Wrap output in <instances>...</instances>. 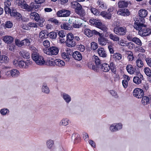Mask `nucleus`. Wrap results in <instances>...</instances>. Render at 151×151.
Returning <instances> with one entry per match:
<instances>
[{"instance_id": "nucleus-1", "label": "nucleus", "mask_w": 151, "mask_h": 151, "mask_svg": "<svg viewBox=\"0 0 151 151\" xmlns=\"http://www.w3.org/2000/svg\"><path fill=\"white\" fill-rule=\"evenodd\" d=\"M144 21L143 19L140 21L139 20H136L134 23V27L139 31V32L140 35L146 36L151 33V30L149 28H146V25L143 23Z\"/></svg>"}, {"instance_id": "nucleus-2", "label": "nucleus", "mask_w": 151, "mask_h": 151, "mask_svg": "<svg viewBox=\"0 0 151 151\" xmlns=\"http://www.w3.org/2000/svg\"><path fill=\"white\" fill-rule=\"evenodd\" d=\"M32 58L36 63L39 65H42L44 64L45 62L43 57L39 55L37 52H35L32 54Z\"/></svg>"}, {"instance_id": "nucleus-3", "label": "nucleus", "mask_w": 151, "mask_h": 151, "mask_svg": "<svg viewBox=\"0 0 151 151\" xmlns=\"http://www.w3.org/2000/svg\"><path fill=\"white\" fill-rule=\"evenodd\" d=\"M91 24L93 25L96 27L101 30L106 32L107 30V28L106 26L103 24L101 21L98 19H93L90 21Z\"/></svg>"}, {"instance_id": "nucleus-4", "label": "nucleus", "mask_w": 151, "mask_h": 151, "mask_svg": "<svg viewBox=\"0 0 151 151\" xmlns=\"http://www.w3.org/2000/svg\"><path fill=\"white\" fill-rule=\"evenodd\" d=\"M59 51V49L57 47L55 46H52L44 50V52L47 55L53 56L57 55Z\"/></svg>"}, {"instance_id": "nucleus-5", "label": "nucleus", "mask_w": 151, "mask_h": 151, "mask_svg": "<svg viewBox=\"0 0 151 151\" xmlns=\"http://www.w3.org/2000/svg\"><path fill=\"white\" fill-rule=\"evenodd\" d=\"M66 41V45L69 47H74L76 45L75 42L73 40L74 37L72 33H68L67 35Z\"/></svg>"}, {"instance_id": "nucleus-6", "label": "nucleus", "mask_w": 151, "mask_h": 151, "mask_svg": "<svg viewBox=\"0 0 151 151\" xmlns=\"http://www.w3.org/2000/svg\"><path fill=\"white\" fill-rule=\"evenodd\" d=\"M114 32L117 35H123L126 34L127 30L125 27H115L114 29Z\"/></svg>"}, {"instance_id": "nucleus-7", "label": "nucleus", "mask_w": 151, "mask_h": 151, "mask_svg": "<svg viewBox=\"0 0 151 151\" xmlns=\"http://www.w3.org/2000/svg\"><path fill=\"white\" fill-rule=\"evenodd\" d=\"M133 96L138 99L142 98L144 96L143 90L140 88H135L133 91Z\"/></svg>"}, {"instance_id": "nucleus-8", "label": "nucleus", "mask_w": 151, "mask_h": 151, "mask_svg": "<svg viewBox=\"0 0 151 151\" xmlns=\"http://www.w3.org/2000/svg\"><path fill=\"white\" fill-rule=\"evenodd\" d=\"M30 17L32 19H34L36 21L39 22L40 24H42L45 21L44 20H41L39 14L36 12H33L31 13L30 15Z\"/></svg>"}, {"instance_id": "nucleus-9", "label": "nucleus", "mask_w": 151, "mask_h": 151, "mask_svg": "<svg viewBox=\"0 0 151 151\" xmlns=\"http://www.w3.org/2000/svg\"><path fill=\"white\" fill-rule=\"evenodd\" d=\"M15 3L18 6H20L22 9H25L28 11V8H29V6L26 4L24 0H17Z\"/></svg>"}, {"instance_id": "nucleus-10", "label": "nucleus", "mask_w": 151, "mask_h": 151, "mask_svg": "<svg viewBox=\"0 0 151 151\" xmlns=\"http://www.w3.org/2000/svg\"><path fill=\"white\" fill-rule=\"evenodd\" d=\"M122 128V125L121 123L114 124H111L110 129L111 132H115L120 130Z\"/></svg>"}, {"instance_id": "nucleus-11", "label": "nucleus", "mask_w": 151, "mask_h": 151, "mask_svg": "<svg viewBox=\"0 0 151 151\" xmlns=\"http://www.w3.org/2000/svg\"><path fill=\"white\" fill-rule=\"evenodd\" d=\"M117 13L119 15H120L123 16H127L130 15V12L128 9H123L119 10Z\"/></svg>"}, {"instance_id": "nucleus-12", "label": "nucleus", "mask_w": 151, "mask_h": 151, "mask_svg": "<svg viewBox=\"0 0 151 151\" xmlns=\"http://www.w3.org/2000/svg\"><path fill=\"white\" fill-rule=\"evenodd\" d=\"M7 14H9L11 16L15 17L16 18H20L21 17V14L17 12L16 10L14 9L12 10L10 9L9 11L7 12Z\"/></svg>"}, {"instance_id": "nucleus-13", "label": "nucleus", "mask_w": 151, "mask_h": 151, "mask_svg": "<svg viewBox=\"0 0 151 151\" xmlns=\"http://www.w3.org/2000/svg\"><path fill=\"white\" fill-rule=\"evenodd\" d=\"M142 103L143 106H145L150 104L151 102V96L149 95L148 96H145L143 97Z\"/></svg>"}, {"instance_id": "nucleus-14", "label": "nucleus", "mask_w": 151, "mask_h": 151, "mask_svg": "<svg viewBox=\"0 0 151 151\" xmlns=\"http://www.w3.org/2000/svg\"><path fill=\"white\" fill-rule=\"evenodd\" d=\"M72 8L75 9V12L82 8L81 6L77 1H73L71 3Z\"/></svg>"}, {"instance_id": "nucleus-15", "label": "nucleus", "mask_w": 151, "mask_h": 151, "mask_svg": "<svg viewBox=\"0 0 151 151\" xmlns=\"http://www.w3.org/2000/svg\"><path fill=\"white\" fill-rule=\"evenodd\" d=\"M4 41L7 44H10L13 42L14 38L10 36H5L3 37Z\"/></svg>"}, {"instance_id": "nucleus-16", "label": "nucleus", "mask_w": 151, "mask_h": 151, "mask_svg": "<svg viewBox=\"0 0 151 151\" xmlns=\"http://www.w3.org/2000/svg\"><path fill=\"white\" fill-rule=\"evenodd\" d=\"M73 57L76 60L80 61L81 60L82 56L81 53L78 51H76L74 52L73 54Z\"/></svg>"}, {"instance_id": "nucleus-17", "label": "nucleus", "mask_w": 151, "mask_h": 151, "mask_svg": "<svg viewBox=\"0 0 151 151\" xmlns=\"http://www.w3.org/2000/svg\"><path fill=\"white\" fill-rule=\"evenodd\" d=\"M61 96L65 101L68 104L71 101V97L68 94L63 93L61 94Z\"/></svg>"}, {"instance_id": "nucleus-18", "label": "nucleus", "mask_w": 151, "mask_h": 151, "mask_svg": "<svg viewBox=\"0 0 151 151\" xmlns=\"http://www.w3.org/2000/svg\"><path fill=\"white\" fill-rule=\"evenodd\" d=\"M35 2H32L31 3L29 6V8H28V11H31L33 8L37 9L39 8L40 5Z\"/></svg>"}, {"instance_id": "nucleus-19", "label": "nucleus", "mask_w": 151, "mask_h": 151, "mask_svg": "<svg viewBox=\"0 0 151 151\" xmlns=\"http://www.w3.org/2000/svg\"><path fill=\"white\" fill-rule=\"evenodd\" d=\"M99 44L101 45H105L108 43V40L106 38L101 36L98 38Z\"/></svg>"}, {"instance_id": "nucleus-20", "label": "nucleus", "mask_w": 151, "mask_h": 151, "mask_svg": "<svg viewBox=\"0 0 151 151\" xmlns=\"http://www.w3.org/2000/svg\"><path fill=\"white\" fill-rule=\"evenodd\" d=\"M19 54L22 57L24 58L28 59L30 57V53L25 50L20 51L19 52Z\"/></svg>"}, {"instance_id": "nucleus-21", "label": "nucleus", "mask_w": 151, "mask_h": 151, "mask_svg": "<svg viewBox=\"0 0 151 151\" xmlns=\"http://www.w3.org/2000/svg\"><path fill=\"white\" fill-rule=\"evenodd\" d=\"M139 76H135L134 77L133 81L134 83L137 84H139L141 83L142 80L143 79V76L139 74Z\"/></svg>"}, {"instance_id": "nucleus-22", "label": "nucleus", "mask_w": 151, "mask_h": 151, "mask_svg": "<svg viewBox=\"0 0 151 151\" xmlns=\"http://www.w3.org/2000/svg\"><path fill=\"white\" fill-rule=\"evenodd\" d=\"M98 52L100 56L101 57H106L107 55L106 51L103 48H99L98 49Z\"/></svg>"}, {"instance_id": "nucleus-23", "label": "nucleus", "mask_w": 151, "mask_h": 151, "mask_svg": "<svg viewBox=\"0 0 151 151\" xmlns=\"http://www.w3.org/2000/svg\"><path fill=\"white\" fill-rule=\"evenodd\" d=\"M93 61L95 63L96 65L99 68H100L102 65L101 63V60L97 56H93Z\"/></svg>"}, {"instance_id": "nucleus-24", "label": "nucleus", "mask_w": 151, "mask_h": 151, "mask_svg": "<svg viewBox=\"0 0 151 151\" xmlns=\"http://www.w3.org/2000/svg\"><path fill=\"white\" fill-rule=\"evenodd\" d=\"M126 69L127 72L131 74H134L135 71V69L131 64L127 65Z\"/></svg>"}, {"instance_id": "nucleus-25", "label": "nucleus", "mask_w": 151, "mask_h": 151, "mask_svg": "<svg viewBox=\"0 0 151 151\" xmlns=\"http://www.w3.org/2000/svg\"><path fill=\"white\" fill-rule=\"evenodd\" d=\"M148 14L147 10L144 9H140L139 11V16L142 18H144L146 17Z\"/></svg>"}, {"instance_id": "nucleus-26", "label": "nucleus", "mask_w": 151, "mask_h": 151, "mask_svg": "<svg viewBox=\"0 0 151 151\" xmlns=\"http://www.w3.org/2000/svg\"><path fill=\"white\" fill-rule=\"evenodd\" d=\"M11 2L9 0L6 1L4 2V9L6 13L7 14V12L9 11L10 9L9 6L11 5Z\"/></svg>"}, {"instance_id": "nucleus-27", "label": "nucleus", "mask_w": 151, "mask_h": 151, "mask_svg": "<svg viewBox=\"0 0 151 151\" xmlns=\"http://www.w3.org/2000/svg\"><path fill=\"white\" fill-rule=\"evenodd\" d=\"M111 56L113 58L116 62L119 61L122 58V55L119 53H115Z\"/></svg>"}, {"instance_id": "nucleus-28", "label": "nucleus", "mask_w": 151, "mask_h": 151, "mask_svg": "<svg viewBox=\"0 0 151 151\" xmlns=\"http://www.w3.org/2000/svg\"><path fill=\"white\" fill-rule=\"evenodd\" d=\"M42 91L46 94H48L50 93V90L46 83H43L42 87Z\"/></svg>"}, {"instance_id": "nucleus-29", "label": "nucleus", "mask_w": 151, "mask_h": 151, "mask_svg": "<svg viewBox=\"0 0 151 151\" xmlns=\"http://www.w3.org/2000/svg\"><path fill=\"white\" fill-rule=\"evenodd\" d=\"M55 65L59 67H62L65 65V62L60 59H58L55 60Z\"/></svg>"}, {"instance_id": "nucleus-30", "label": "nucleus", "mask_w": 151, "mask_h": 151, "mask_svg": "<svg viewBox=\"0 0 151 151\" xmlns=\"http://www.w3.org/2000/svg\"><path fill=\"white\" fill-rule=\"evenodd\" d=\"M100 68L102 69V70L104 72H108L110 70V67L109 65L106 63L102 64Z\"/></svg>"}, {"instance_id": "nucleus-31", "label": "nucleus", "mask_w": 151, "mask_h": 151, "mask_svg": "<svg viewBox=\"0 0 151 151\" xmlns=\"http://www.w3.org/2000/svg\"><path fill=\"white\" fill-rule=\"evenodd\" d=\"M118 7L120 8H125L127 7L128 3L127 1H120L118 4Z\"/></svg>"}, {"instance_id": "nucleus-32", "label": "nucleus", "mask_w": 151, "mask_h": 151, "mask_svg": "<svg viewBox=\"0 0 151 151\" xmlns=\"http://www.w3.org/2000/svg\"><path fill=\"white\" fill-rule=\"evenodd\" d=\"M61 56L62 58L67 62L69 61L70 60V54L67 52H64L62 53Z\"/></svg>"}, {"instance_id": "nucleus-33", "label": "nucleus", "mask_w": 151, "mask_h": 151, "mask_svg": "<svg viewBox=\"0 0 151 151\" xmlns=\"http://www.w3.org/2000/svg\"><path fill=\"white\" fill-rule=\"evenodd\" d=\"M69 120L66 118L63 119L60 122L59 124L61 126H66L68 124Z\"/></svg>"}, {"instance_id": "nucleus-34", "label": "nucleus", "mask_w": 151, "mask_h": 151, "mask_svg": "<svg viewBox=\"0 0 151 151\" xmlns=\"http://www.w3.org/2000/svg\"><path fill=\"white\" fill-rule=\"evenodd\" d=\"M79 19L75 17H71L69 20V23H72L73 25L75 24V23L78 24V23H80L79 22Z\"/></svg>"}, {"instance_id": "nucleus-35", "label": "nucleus", "mask_w": 151, "mask_h": 151, "mask_svg": "<svg viewBox=\"0 0 151 151\" xmlns=\"http://www.w3.org/2000/svg\"><path fill=\"white\" fill-rule=\"evenodd\" d=\"M109 38L114 42H117L119 40V37L115 35H114L112 33H110L109 35Z\"/></svg>"}, {"instance_id": "nucleus-36", "label": "nucleus", "mask_w": 151, "mask_h": 151, "mask_svg": "<svg viewBox=\"0 0 151 151\" xmlns=\"http://www.w3.org/2000/svg\"><path fill=\"white\" fill-rule=\"evenodd\" d=\"M9 60L8 58L5 55H2L0 57V62L1 63H7Z\"/></svg>"}, {"instance_id": "nucleus-37", "label": "nucleus", "mask_w": 151, "mask_h": 151, "mask_svg": "<svg viewBox=\"0 0 151 151\" xmlns=\"http://www.w3.org/2000/svg\"><path fill=\"white\" fill-rule=\"evenodd\" d=\"M75 12L81 17L85 16L86 14L85 10L83 9H82V8L77 11V12Z\"/></svg>"}, {"instance_id": "nucleus-38", "label": "nucleus", "mask_w": 151, "mask_h": 151, "mask_svg": "<svg viewBox=\"0 0 151 151\" xmlns=\"http://www.w3.org/2000/svg\"><path fill=\"white\" fill-rule=\"evenodd\" d=\"M11 72L12 77H16L19 74V71L16 69H13L11 70Z\"/></svg>"}, {"instance_id": "nucleus-39", "label": "nucleus", "mask_w": 151, "mask_h": 151, "mask_svg": "<svg viewBox=\"0 0 151 151\" xmlns=\"http://www.w3.org/2000/svg\"><path fill=\"white\" fill-rule=\"evenodd\" d=\"M85 34L89 37H90L93 36L92 30H91L89 29H86L84 30Z\"/></svg>"}, {"instance_id": "nucleus-40", "label": "nucleus", "mask_w": 151, "mask_h": 151, "mask_svg": "<svg viewBox=\"0 0 151 151\" xmlns=\"http://www.w3.org/2000/svg\"><path fill=\"white\" fill-rule=\"evenodd\" d=\"M46 144L47 147L49 149H51L53 146L54 142L52 140L50 139L47 141Z\"/></svg>"}, {"instance_id": "nucleus-41", "label": "nucleus", "mask_w": 151, "mask_h": 151, "mask_svg": "<svg viewBox=\"0 0 151 151\" xmlns=\"http://www.w3.org/2000/svg\"><path fill=\"white\" fill-rule=\"evenodd\" d=\"M61 27L65 29L70 30L71 29V27L68 23H64L62 25H61Z\"/></svg>"}, {"instance_id": "nucleus-42", "label": "nucleus", "mask_w": 151, "mask_h": 151, "mask_svg": "<svg viewBox=\"0 0 151 151\" xmlns=\"http://www.w3.org/2000/svg\"><path fill=\"white\" fill-rule=\"evenodd\" d=\"M28 25L30 27V28L31 27H37L38 26H40V27H42L43 24H42L40 23H29L28 24Z\"/></svg>"}, {"instance_id": "nucleus-43", "label": "nucleus", "mask_w": 151, "mask_h": 151, "mask_svg": "<svg viewBox=\"0 0 151 151\" xmlns=\"http://www.w3.org/2000/svg\"><path fill=\"white\" fill-rule=\"evenodd\" d=\"M136 65L139 68H142L143 66V63L142 60L140 59L137 60L136 62Z\"/></svg>"}, {"instance_id": "nucleus-44", "label": "nucleus", "mask_w": 151, "mask_h": 151, "mask_svg": "<svg viewBox=\"0 0 151 151\" xmlns=\"http://www.w3.org/2000/svg\"><path fill=\"white\" fill-rule=\"evenodd\" d=\"M132 41L134 42L138 45L141 46L142 42L137 37H135L133 38Z\"/></svg>"}, {"instance_id": "nucleus-45", "label": "nucleus", "mask_w": 151, "mask_h": 151, "mask_svg": "<svg viewBox=\"0 0 151 151\" xmlns=\"http://www.w3.org/2000/svg\"><path fill=\"white\" fill-rule=\"evenodd\" d=\"M144 71L145 74L148 76H151V71L148 67H146L144 69Z\"/></svg>"}, {"instance_id": "nucleus-46", "label": "nucleus", "mask_w": 151, "mask_h": 151, "mask_svg": "<svg viewBox=\"0 0 151 151\" xmlns=\"http://www.w3.org/2000/svg\"><path fill=\"white\" fill-rule=\"evenodd\" d=\"M46 32L45 30H42L40 32L39 35V38L41 39H45L46 37Z\"/></svg>"}, {"instance_id": "nucleus-47", "label": "nucleus", "mask_w": 151, "mask_h": 151, "mask_svg": "<svg viewBox=\"0 0 151 151\" xmlns=\"http://www.w3.org/2000/svg\"><path fill=\"white\" fill-rule=\"evenodd\" d=\"M118 43L122 46H127V41L122 39L118 41Z\"/></svg>"}, {"instance_id": "nucleus-48", "label": "nucleus", "mask_w": 151, "mask_h": 151, "mask_svg": "<svg viewBox=\"0 0 151 151\" xmlns=\"http://www.w3.org/2000/svg\"><path fill=\"white\" fill-rule=\"evenodd\" d=\"M98 47V45L96 42H93L91 43V48L93 50H96Z\"/></svg>"}, {"instance_id": "nucleus-49", "label": "nucleus", "mask_w": 151, "mask_h": 151, "mask_svg": "<svg viewBox=\"0 0 151 151\" xmlns=\"http://www.w3.org/2000/svg\"><path fill=\"white\" fill-rule=\"evenodd\" d=\"M88 66L89 68H91L94 71H97L98 70V69L99 68L97 67L96 65L95 66L94 65H93L91 62L88 63Z\"/></svg>"}, {"instance_id": "nucleus-50", "label": "nucleus", "mask_w": 151, "mask_h": 151, "mask_svg": "<svg viewBox=\"0 0 151 151\" xmlns=\"http://www.w3.org/2000/svg\"><path fill=\"white\" fill-rule=\"evenodd\" d=\"M16 45L19 47H21L23 45V42L20 41L19 40L16 39L15 40Z\"/></svg>"}, {"instance_id": "nucleus-51", "label": "nucleus", "mask_w": 151, "mask_h": 151, "mask_svg": "<svg viewBox=\"0 0 151 151\" xmlns=\"http://www.w3.org/2000/svg\"><path fill=\"white\" fill-rule=\"evenodd\" d=\"M48 35L50 38L55 39L56 37L57 34L56 32H50Z\"/></svg>"}, {"instance_id": "nucleus-52", "label": "nucleus", "mask_w": 151, "mask_h": 151, "mask_svg": "<svg viewBox=\"0 0 151 151\" xmlns=\"http://www.w3.org/2000/svg\"><path fill=\"white\" fill-rule=\"evenodd\" d=\"M63 17H66L70 15V12L68 10L63 9Z\"/></svg>"}, {"instance_id": "nucleus-53", "label": "nucleus", "mask_w": 151, "mask_h": 151, "mask_svg": "<svg viewBox=\"0 0 151 151\" xmlns=\"http://www.w3.org/2000/svg\"><path fill=\"white\" fill-rule=\"evenodd\" d=\"M128 56L127 57V58L129 61H132L134 58L133 56V54L131 51H129L128 52Z\"/></svg>"}, {"instance_id": "nucleus-54", "label": "nucleus", "mask_w": 151, "mask_h": 151, "mask_svg": "<svg viewBox=\"0 0 151 151\" xmlns=\"http://www.w3.org/2000/svg\"><path fill=\"white\" fill-rule=\"evenodd\" d=\"M13 23L10 21H7L6 22L5 27L6 28H11L13 26Z\"/></svg>"}, {"instance_id": "nucleus-55", "label": "nucleus", "mask_w": 151, "mask_h": 151, "mask_svg": "<svg viewBox=\"0 0 151 151\" xmlns=\"http://www.w3.org/2000/svg\"><path fill=\"white\" fill-rule=\"evenodd\" d=\"M91 12L95 15H97L99 14V11L94 8H92L91 9Z\"/></svg>"}, {"instance_id": "nucleus-56", "label": "nucleus", "mask_w": 151, "mask_h": 151, "mask_svg": "<svg viewBox=\"0 0 151 151\" xmlns=\"http://www.w3.org/2000/svg\"><path fill=\"white\" fill-rule=\"evenodd\" d=\"M55 60L53 61L50 60H49L46 62V64L50 66H54L55 65Z\"/></svg>"}, {"instance_id": "nucleus-57", "label": "nucleus", "mask_w": 151, "mask_h": 151, "mask_svg": "<svg viewBox=\"0 0 151 151\" xmlns=\"http://www.w3.org/2000/svg\"><path fill=\"white\" fill-rule=\"evenodd\" d=\"M22 41L23 42V45H26L27 46H29L30 45V42L28 39H25L22 40Z\"/></svg>"}, {"instance_id": "nucleus-58", "label": "nucleus", "mask_w": 151, "mask_h": 151, "mask_svg": "<svg viewBox=\"0 0 151 151\" xmlns=\"http://www.w3.org/2000/svg\"><path fill=\"white\" fill-rule=\"evenodd\" d=\"M58 34L60 37L63 38L65 37L66 33L64 31L61 30L59 32Z\"/></svg>"}, {"instance_id": "nucleus-59", "label": "nucleus", "mask_w": 151, "mask_h": 151, "mask_svg": "<svg viewBox=\"0 0 151 151\" xmlns=\"http://www.w3.org/2000/svg\"><path fill=\"white\" fill-rule=\"evenodd\" d=\"M48 21L52 23H53L55 24L58 25L59 23V22L58 20L55 18H51Z\"/></svg>"}, {"instance_id": "nucleus-60", "label": "nucleus", "mask_w": 151, "mask_h": 151, "mask_svg": "<svg viewBox=\"0 0 151 151\" xmlns=\"http://www.w3.org/2000/svg\"><path fill=\"white\" fill-rule=\"evenodd\" d=\"M110 94L112 95L114 97L117 98L118 97V96L116 92L114 91L111 90L110 91Z\"/></svg>"}, {"instance_id": "nucleus-61", "label": "nucleus", "mask_w": 151, "mask_h": 151, "mask_svg": "<svg viewBox=\"0 0 151 151\" xmlns=\"http://www.w3.org/2000/svg\"><path fill=\"white\" fill-rule=\"evenodd\" d=\"M9 112V111L7 109H2L0 111V113L1 114L4 115Z\"/></svg>"}, {"instance_id": "nucleus-62", "label": "nucleus", "mask_w": 151, "mask_h": 151, "mask_svg": "<svg viewBox=\"0 0 151 151\" xmlns=\"http://www.w3.org/2000/svg\"><path fill=\"white\" fill-rule=\"evenodd\" d=\"M127 46H128V48L131 50L134 47V45L132 42H129L127 43Z\"/></svg>"}, {"instance_id": "nucleus-63", "label": "nucleus", "mask_w": 151, "mask_h": 151, "mask_svg": "<svg viewBox=\"0 0 151 151\" xmlns=\"http://www.w3.org/2000/svg\"><path fill=\"white\" fill-rule=\"evenodd\" d=\"M25 62L23 61H20L18 63V65H19L20 67H22L23 68H26V66L24 65H25Z\"/></svg>"}, {"instance_id": "nucleus-64", "label": "nucleus", "mask_w": 151, "mask_h": 151, "mask_svg": "<svg viewBox=\"0 0 151 151\" xmlns=\"http://www.w3.org/2000/svg\"><path fill=\"white\" fill-rule=\"evenodd\" d=\"M43 44L46 47H47L50 46V42L49 40H46L43 42Z\"/></svg>"}]
</instances>
